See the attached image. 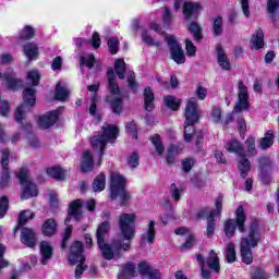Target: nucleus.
<instances>
[{
  "label": "nucleus",
  "instance_id": "1",
  "mask_svg": "<svg viewBox=\"0 0 279 279\" xmlns=\"http://www.w3.org/2000/svg\"><path fill=\"white\" fill-rule=\"evenodd\" d=\"M108 232H110V222L105 220L102 223H100L96 231L98 247L106 260H112V258H121V250H123L119 245L121 240H116L111 244L106 243L105 240Z\"/></svg>",
  "mask_w": 279,
  "mask_h": 279
},
{
  "label": "nucleus",
  "instance_id": "2",
  "mask_svg": "<svg viewBox=\"0 0 279 279\" xmlns=\"http://www.w3.org/2000/svg\"><path fill=\"white\" fill-rule=\"evenodd\" d=\"M260 241H263V234H260L258 222L253 221L250 225L247 236H243L241 239L240 252L242 263H245V265H252L254 260V256L252 255V247H257Z\"/></svg>",
  "mask_w": 279,
  "mask_h": 279
},
{
  "label": "nucleus",
  "instance_id": "3",
  "mask_svg": "<svg viewBox=\"0 0 279 279\" xmlns=\"http://www.w3.org/2000/svg\"><path fill=\"white\" fill-rule=\"evenodd\" d=\"M136 219L137 217L134 213H123L119 216L118 223L124 240L119 239L120 243H118V245L122 247L123 252H130V241H132L136 234Z\"/></svg>",
  "mask_w": 279,
  "mask_h": 279
},
{
  "label": "nucleus",
  "instance_id": "4",
  "mask_svg": "<svg viewBox=\"0 0 279 279\" xmlns=\"http://www.w3.org/2000/svg\"><path fill=\"white\" fill-rule=\"evenodd\" d=\"M119 138V128L112 124H105L101 128L100 133L94 134L90 140V145L94 151H99V156H104V151L106 149V145L108 143H114Z\"/></svg>",
  "mask_w": 279,
  "mask_h": 279
},
{
  "label": "nucleus",
  "instance_id": "5",
  "mask_svg": "<svg viewBox=\"0 0 279 279\" xmlns=\"http://www.w3.org/2000/svg\"><path fill=\"white\" fill-rule=\"evenodd\" d=\"M216 209L208 207L201 209L196 217L198 219H207L206 236L213 239L217 225L215 223V217H221V208H223V195L219 194L216 198Z\"/></svg>",
  "mask_w": 279,
  "mask_h": 279
},
{
  "label": "nucleus",
  "instance_id": "6",
  "mask_svg": "<svg viewBox=\"0 0 279 279\" xmlns=\"http://www.w3.org/2000/svg\"><path fill=\"white\" fill-rule=\"evenodd\" d=\"M245 221H247V215H245V209L242 205L238 207L235 210V219H229L223 223V230L227 239H232L234 233L236 232V228L239 232L244 234L246 232Z\"/></svg>",
  "mask_w": 279,
  "mask_h": 279
},
{
  "label": "nucleus",
  "instance_id": "7",
  "mask_svg": "<svg viewBox=\"0 0 279 279\" xmlns=\"http://www.w3.org/2000/svg\"><path fill=\"white\" fill-rule=\"evenodd\" d=\"M24 102L16 108L14 112V120L16 123H23V120L25 119V114L27 112H32V109L36 105V89L32 87H26L24 89Z\"/></svg>",
  "mask_w": 279,
  "mask_h": 279
},
{
  "label": "nucleus",
  "instance_id": "8",
  "mask_svg": "<svg viewBox=\"0 0 279 279\" xmlns=\"http://www.w3.org/2000/svg\"><path fill=\"white\" fill-rule=\"evenodd\" d=\"M17 178L21 184H26L21 199H29V197H36V195H38V187H36V184L29 181V170L22 168L17 173Z\"/></svg>",
  "mask_w": 279,
  "mask_h": 279
},
{
  "label": "nucleus",
  "instance_id": "9",
  "mask_svg": "<svg viewBox=\"0 0 279 279\" xmlns=\"http://www.w3.org/2000/svg\"><path fill=\"white\" fill-rule=\"evenodd\" d=\"M238 88V100L233 108V112L235 113L243 112V110L250 109V93L247 92V86H245L243 81H239Z\"/></svg>",
  "mask_w": 279,
  "mask_h": 279
},
{
  "label": "nucleus",
  "instance_id": "10",
  "mask_svg": "<svg viewBox=\"0 0 279 279\" xmlns=\"http://www.w3.org/2000/svg\"><path fill=\"white\" fill-rule=\"evenodd\" d=\"M166 43L170 49L172 60H174L177 64H184V62H186V57L184 56V50H182V47L178 44L175 36H167Z\"/></svg>",
  "mask_w": 279,
  "mask_h": 279
},
{
  "label": "nucleus",
  "instance_id": "11",
  "mask_svg": "<svg viewBox=\"0 0 279 279\" xmlns=\"http://www.w3.org/2000/svg\"><path fill=\"white\" fill-rule=\"evenodd\" d=\"M185 121L190 125H195L199 121V105H197V99L190 98L185 107Z\"/></svg>",
  "mask_w": 279,
  "mask_h": 279
},
{
  "label": "nucleus",
  "instance_id": "12",
  "mask_svg": "<svg viewBox=\"0 0 279 279\" xmlns=\"http://www.w3.org/2000/svg\"><path fill=\"white\" fill-rule=\"evenodd\" d=\"M259 178L264 184L271 182V171L274 169V161L269 157H260L258 159Z\"/></svg>",
  "mask_w": 279,
  "mask_h": 279
},
{
  "label": "nucleus",
  "instance_id": "13",
  "mask_svg": "<svg viewBox=\"0 0 279 279\" xmlns=\"http://www.w3.org/2000/svg\"><path fill=\"white\" fill-rule=\"evenodd\" d=\"M125 190V178L119 172H112L110 175V197L117 199L119 192Z\"/></svg>",
  "mask_w": 279,
  "mask_h": 279
},
{
  "label": "nucleus",
  "instance_id": "14",
  "mask_svg": "<svg viewBox=\"0 0 279 279\" xmlns=\"http://www.w3.org/2000/svg\"><path fill=\"white\" fill-rule=\"evenodd\" d=\"M84 246L82 245V242L76 241L71 245L70 248V257L69 260L72 265H77V263H84L86 260V257H84Z\"/></svg>",
  "mask_w": 279,
  "mask_h": 279
},
{
  "label": "nucleus",
  "instance_id": "15",
  "mask_svg": "<svg viewBox=\"0 0 279 279\" xmlns=\"http://www.w3.org/2000/svg\"><path fill=\"white\" fill-rule=\"evenodd\" d=\"M142 279H160V270L154 269L146 260L137 265Z\"/></svg>",
  "mask_w": 279,
  "mask_h": 279
},
{
  "label": "nucleus",
  "instance_id": "16",
  "mask_svg": "<svg viewBox=\"0 0 279 279\" xmlns=\"http://www.w3.org/2000/svg\"><path fill=\"white\" fill-rule=\"evenodd\" d=\"M199 12H202V4L199 2H185L183 4V16L185 21L197 19Z\"/></svg>",
  "mask_w": 279,
  "mask_h": 279
},
{
  "label": "nucleus",
  "instance_id": "17",
  "mask_svg": "<svg viewBox=\"0 0 279 279\" xmlns=\"http://www.w3.org/2000/svg\"><path fill=\"white\" fill-rule=\"evenodd\" d=\"M193 136L196 138V147H202V141H204L202 132L195 133V124L184 123V141L191 143Z\"/></svg>",
  "mask_w": 279,
  "mask_h": 279
},
{
  "label": "nucleus",
  "instance_id": "18",
  "mask_svg": "<svg viewBox=\"0 0 279 279\" xmlns=\"http://www.w3.org/2000/svg\"><path fill=\"white\" fill-rule=\"evenodd\" d=\"M58 122V111H50L44 116H40L37 120L38 126L41 130H49V128H53Z\"/></svg>",
  "mask_w": 279,
  "mask_h": 279
},
{
  "label": "nucleus",
  "instance_id": "19",
  "mask_svg": "<svg viewBox=\"0 0 279 279\" xmlns=\"http://www.w3.org/2000/svg\"><path fill=\"white\" fill-rule=\"evenodd\" d=\"M155 241H156V221L150 220L148 222L146 231L142 234L140 243L141 245H145L146 243H149L151 245L155 243Z\"/></svg>",
  "mask_w": 279,
  "mask_h": 279
},
{
  "label": "nucleus",
  "instance_id": "20",
  "mask_svg": "<svg viewBox=\"0 0 279 279\" xmlns=\"http://www.w3.org/2000/svg\"><path fill=\"white\" fill-rule=\"evenodd\" d=\"M225 147L227 151H229L230 154H236L238 156H240V158H245V156H247L245 154V149L243 148V144H241V142H239L236 138H232L227 142Z\"/></svg>",
  "mask_w": 279,
  "mask_h": 279
},
{
  "label": "nucleus",
  "instance_id": "21",
  "mask_svg": "<svg viewBox=\"0 0 279 279\" xmlns=\"http://www.w3.org/2000/svg\"><path fill=\"white\" fill-rule=\"evenodd\" d=\"M71 217H74L76 221L82 219V199H75L70 205L69 216L65 218V223L71 221Z\"/></svg>",
  "mask_w": 279,
  "mask_h": 279
},
{
  "label": "nucleus",
  "instance_id": "22",
  "mask_svg": "<svg viewBox=\"0 0 279 279\" xmlns=\"http://www.w3.org/2000/svg\"><path fill=\"white\" fill-rule=\"evenodd\" d=\"M216 51H217V60H218L219 66L223 71H230V69H231L230 59L226 54V51H223V48L221 47V45H218L216 47Z\"/></svg>",
  "mask_w": 279,
  "mask_h": 279
},
{
  "label": "nucleus",
  "instance_id": "23",
  "mask_svg": "<svg viewBox=\"0 0 279 279\" xmlns=\"http://www.w3.org/2000/svg\"><path fill=\"white\" fill-rule=\"evenodd\" d=\"M94 166L95 160L93 159V155L90 151L85 150L81 160V171H83V173H88V171H93Z\"/></svg>",
  "mask_w": 279,
  "mask_h": 279
},
{
  "label": "nucleus",
  "instance_id": "24",
  "mask_svg": "<svg viewBox=\"0 0 279 279\" xmlns=\"http://www.w3.org/2000/svg\"><path fill=\"white\" fill-rule=\"evenodd\" d=\"M21 241L27 247H34L36 245V232L32 229L24 228L21 233Z\"/></svg>",
  "mask_w": 279,
  "mask_h": 279
},
{
  "label": "nucleus",
  "instance_id": "25",
  "mask_svg": "<svg viewBox=\"0 0 279 279\" xmlns=\"http://www.w3.org/2000/svg\"><path fill=\"white\" fill-rule=\"evenodd\" d=\"M40 254H41V265H47L51 257L53 256V247L49 242L44 241L40 243Z\"/></svg>",
  "mask_w": 279,
  "mask_h": 279
},
{
  "label": "nucleus",
  "instance_id": "26",
  "mask_svg": "<svg viewBox=\"0 0 279 279\" xmlns=\"http://www.w3.org/2000/svg\"><path fill=\"white\" fill-rule=\"evenodd\" d=\"M24 56L27 57L28 62L32 60H36L39 56L38 44L36 43H27L23 46Z\"/></svg>",
  "mask_w": 279,
  "mask_h": 279
},
{
  "label": "nucleus",
  "instance_id": "27",
  "mask_svg": "<svg viewBox=\"0 0 279 279\" xmlns=\"http://www.w3.org/2000/svg\"><path fill=\"white\" fill-rule=\"evenodd\" d=\"M69 95L70 92L66 84L62 85V82H58L56 85L54 99H57V101H66Z\"/></svg>",
  "mask_w": 279,
  "mask_h": 279
},
{
  "label": "nucleus",
  "instance_id": "28",
  "mask_svg": "<svg viewBox=\"0 0 279 279\" xmlns=\"http://www.w3.org/2000/svg\"><path fill=\"white\" fill-rule=\"evenodd\" d=\"M207 265L209 269H211L216 274H219V271H221V266L219 265V255L216 254L215 250H211L209 252V255L207 257Z\"/></svg>",
  "mask_w": 279,
  "mask_h": 279
},
{
  "label": "nucleus",
  "instance_id": "29",
  "mask_svg": "<svg viewBox=\"0 0 279 279\" xmlns=\"http://www.w3.org/2000/svg\"><path fill=\"white\" fill-rule=\"evenodd\" d=\"M107 77H108V88L111 95H119L120 89H119V85L117 84V78L114 76V70L109 68L107 71Z\"/></svg>",
  "mask_w": 279,
  "mask_h": 279
},
{
  "label": "nucleus",
  "instance_id": "30",
  "mask_svg": "<svg viewBox=\"0 0 279 279\" xmlns=\"http://www.w3.org/2000/svg\"><path fill=\"white\" fill-rule=\"evenodd\" d=\"M34 217H36V214H34L32 210H22L19 216V225L15 227L14 232H19V230H21V227L25 226V223L34 219Z\"/></svg>",
  "mask_w": 279,
  "mask_h": 279
},
{
  "label": "nucleus",
  "instance_id": "31",
  "mask_svg": "<svg viewBox=\"0 0 279 279\" xmlns=\"http://www.w3.org/2000/svg\"><path fill=\"white\" fill-rule=\"evenodd\" d=\"M106 101L110 104L111 110L114 114H119L123 110V99L120 97L108 96Z\"/></svg>",
  "mask_w": 279,
  "mask_h": 279
},
{
  "label": "nucleus",
  "instance_id": "32",
  "mask_svg": "<svg viewBox=\"0 0 279 279\" xmlns=\"http://www.w3.org/2000/svg\"><path fill=\"white\" fill-rule=\"evenodd\" d=\"M251 45L256 49H263V47H265V34L263 33V29L259 28L252 35Z\"/></svg>",
  "mask_w": 279,
  "mask_h": 279
},
{
  "label": "nucleus",
  "instance_id": "33",
  "mask_svg": "<svg viewBox=\"0 0 279 279\" xmlns=\"http://www.w3.org/2000/svg\"><path fill=\"white\" fill-rule=\"evenodd\" d=\"M154 99H155L154 92H151V88L146 87L144 89V108L148 112H151V110H154V108H155Z\"/></svg>",
  "mask_w": 279,
  "mask_h": 279
},
{
  "label": "nucleus",
  "instance_id": "34",
  "mask_svg": "<svg viewBox=\"0 0 279 279\" xmlns=\"http://www.w3.org/2000/svg\"><path fill=\"white\" fill-rule=\"evenodd\" d=\"M94 193H101L106 189V174H98L92 184Z\"/></svg>",
  "mask_w": 279,
  "mask_h": 279
},
{
  "label": "nucleus",
  "instance_id": "35",
  "mask_svg": "<svg viewBox=\"0 0 279 279\" xmlns=\"http://www.w3.org/2000/svg\"><path fill=\"white\" fill-rule=\"evenodd\" d=\"M57 228L58 225L56 223V220L48 219L44 222L41 230L45 236H53V234H56Z\"/></svg>",
  "mask_w": 279,
  "mask_h": 279
},
{
  "label": "nucleus",
  "instance_id": "36",
  "mask_svg": "<svg viewBox=\"0 0 279 279\" xmlns=\"http://www.w3.org/2000/svg\"><path fill=\"white\" fill-rule=\"evenodd\" d=\"M227 263H236V246L233 242H229L225 247Z\"/></svg>",
  "mask_w": 279,
  "mask_h": 279
},
{
  "label": "nucleus",
  "instance_id": "37",
  "mask_svg": "<svg viewBox=\"0 0 279 279\" xmlns=\"http://www.w3.org/2000/svg\"><path fill=\"white\" fill-rule=\"evenodd\" d=\"M187 29L192 34L196 43H199V40L204 38V35L202 34V26L197 22H191L187 26Z\"/></svg>",
  "mask_w": 279,
  "mask_h": 279
},
{
  "label": "nucleus",
  "instance_id": "38",
  "mask_svg": "<svg viewBox=\"0 0 279 279\" xmlns=\"http://www.w3.org/2000/svg\"><path fill=\"white\" fill-rule=\"evenodd\" d=\"M118 276H120L122 278H126V279L135 278V276H137L136 265H134V263L131 262L130 264L123 266L122 272Z\"/></svg>",
  "mask_w": 279,
  "mask_h": 279
},
{
  "label": "nucleus",
  "instance_id": "39",
  "mask_svg": "<svg viewBox=\"0 0 279 279\" xmlns=\"http://www.w3.org/2000/svg\"><path fill=\"white\" fill-rule=\"evenodd\" d=\"M47 174L50 178H53L54 180H64L65 175H66V171H64L62 168L60 167H53V168H48L47 169Z\"/></svg>",
  "mask_w": 279,
  "mask_h": 279
},
{
  "label": "nucleus",
  "instance_id": "40",
  "mask_svg": "<svg viewBox=\"0 0 279 279\" xmlns=\"http://www.w3.org/2000/svg\"><path fill=\"white\" fill-rule=\"evenodd\" d=\"M239 171L241 173V178H247V173L252 170V163L247 160V158L242 157L238 165Z\"/></svg>",
  "mask_w": 279,
  "mask_h": 279
},
{
  "label": "nucleus",
  "instance_id": "41",
  "mask_svg": "<svg viewBox=\"0 0 279 279\" xmlns=\"http://www.w3.org/2000/svg\"><path fill=\"white\" fill-rule=\"evenodd\" d=\"M274 145V131L269 130L265 136L259 141L260 149H269Z\"/></svg>",
  "mask_w": 279,
  "mask_h": 279
},
{
  "label": "nucleus",
  "instance_id": "42",
  "mask_svg": "<svg viewBox=\"0 0 279 279\" xmlns=\"http://www.w3.org/2000/svg\"><path fill=\"white\" fill-rule=\"evenodd\" d=\"M34 36H36V31L31 25H26L19 34L20 40H32Z\"/></svg>",
  "mask_w": 279,
  "mask_h": 279
},
{
  "label": "nucleus",
  "instance_id": "43",
  "mask_svg": "<svg viewBox=\"0 0 279 279\" xmlns=\"http://www.w3.org/2000/svg\"><path fill=\"white\" fill-rule=\"evenodd\" d=\"M4 80H7L8 83V88L10 90H19V88H21V86H23V81L14 77V75L8 76V75H3Z\"/></svg>",
  "mask_w": 279,
  "mask_h": 279
},
{
  "label": "nucleus",
  "instance_id": "44",
  "mask_svg": "<svg viewBox=\"0 0 279 279\" xmlns=\"http://www.w3.org/2000/svg\"><path fill=\"white\" fill-rule=\"evenodd\" d=\"M182 150V147L178 145H170L168 148V157H167V162L168 165H173L175 162V158L178 157V154H180Z\"/></svg>",
  "mask_w": 279,
  "mask_h": 279
},
{
  "label": "nucleus",
  "instance_id": "45",
  "mask_svg": "<svg viewBox=\"0 0 279 279\" xmlns=\"http://www.w3.org/2000/svg\"><path fill=\"white\" fill-rule=\"evenodd\" d=\"M246 147L247 156H256L258 151L256 150V138L254 136H248L244 142Z\"/></svg>",
  "mask_w": 279,
  "mask_h": 279
},
{
  "label": "nucleus",
  "instance_id": "46",
  "mask_svg": "<svg viewBox=\"0 0 279 279\" xmlns=\"http://www.w3.org/2000/svg\"><path fill=\"white\" fill-rule=\"evenodd\" d=\"M114 71L119 80H125V61L123 59L116 60Z\"/></svg>",
  "mask_w": 279,
  "mask_h": 279
},
{
  "label": "nucleus",
  "instance_id": "47",
  "mask_svg": "<svg viewBox=\"0 0 279 279\" xmlns=\"http://www.w3.org/2000/svg\"><path fill=\"white\" fill-rule=\"evenodd\" d=\"M213 33L215 36H221V34H223V17L217 16L214 19Z\"/></svg>",
  "mask_w": 279,
  "mask_h": 279
},
{
  "label": "nucleus",
  "instance_id": "48",
  "mask_svg": "<svg viewBox=\"0 0 279 279\" xmlns=\"http://www.w3.org/2000/svg\"><path fill=\"white\" fill-rule=\"evenodd\" d=\"M26 80L32 86H38L40 82V72L38 70H31L27 72Z\"/></svg>",
  "mask_w": 279,
  "mask_h": 279
},
{
  "label": "nucleus",
  "instance_id": "49",
  "mask_svg": "<svg viewBox=\"0 0 279 279\" xmlns=\"http://www.w3.org/2000/svg\"><path fill=\"white\" fill-rule=\"evenodd\" d=\"M151 143L158 154V156H162L165 154V144H162V140H160V135L156 134L151 137Z\"/></svg>",
  "mask_w": 279,
  "mask_h": 279
},
{
  "label": "nucleus",
  "instance_id": "50",
  "mask_svg": "<svg viewBox=\"0 0 279 279\" xmlns=\"http://www.w3.org/2000/svg\"><path fill=\"white\" fill-rule=\"evenodd\" d=\"M142 40L145 43V45H148V47H160V41L151 38V35L148 31H144L142 33Z\"/></svg>",
  "mask_w": 279,
  "mask_h": 279
},
{
  "label": "nucleus",
  "instance_id": "51",
  "mask_svg": "<svg viewBox=\"0 0 279 279\" xmlns=\"http://www.w3.org/2000/svg\"><path fill=\"white\" fill-rule=\"evenodd\" d=\"M84 64L85 66H87V69H93L95 64V56L88 54L87 58L81 57V62H80L81 71L84 69Z\"/></svg>",
  "mask_w": 279,
  "mask_h": 279
},
{
  "label": "nucleus",
  "instance_id": "52",
  "mask_svg": "<svg viewBox=\"0 0 279 279\" xmlns=\"http://www.w3.org/2000/svg\"><path fill=\"white\" fill-rule=\"evenodd\" d=\"M165 105L167 106V108H170L171 110H178V108H180V100H178L173 96H166Z\"/></svg>",
  "mask_w": 279,
  "mask_h": 279
},
{
  "label": "nucleus",
  "instance_id": "53",
  "mask_svg": "<svg viewBox=\"0 0 279 279\" xmlns=\"http://www.w3.org/2000/svg\"><path fill=\"white\" fill-rule=\"evenodd\" d=\"M9 206L10 201L8 199V196L0 197V219H3V217H5Z\"/></svg>",
  "mask_w": 279,
  "mask_h": 279
},
{
  "label": "nucleus",
  "instance_id": "54",
  "mask_svg": "<svg viewBox=\"0 0 279 279\" xmlns=\"http://www.w3.org/2000/svg\"><path fill=\"white\" fill-rule=\"evenodd\" d=\"M107 45L110 53H112L113 56L119 52V38L117 37L109 38Z\"/></svg>",
  "mask_w": 279,
  "mask_h": 279
},
{
  "label": "nucleus",
  "instance_id": "55",
  "mask_svg": "<svg viewBox=\"0 0 279 279\" xmlns=\"http://www.w3.org/2000/svg\"><path fill=\"white\" fill-rule=\"evenodd\" d=\"M267 10L271 14V19H274L276 12H279V0H268Z\"/></svg>",
  "mask_w": 279,
  "mask_h": 279
},
{
  "label": "nucleus",
  "instance_id": "56",
  "mask_svg": "<svg viewBox=\"0 0 279 279\" xmlns=\"http://www.w3.org/2000/svg\"><path fill=\"white\" fill-rule=\"evenodd\" d=\"M125 130L132 138H138V130L136 129V122L134 121L129 122L125 125Z\"/></svg>",
  "mask_w": 279,
  "mask_h": 279
},
{
  "label": "nucleus",
  "instance_id": "57",
  "mask_svg": "<svg viewBox=\"0 0 279 279\" xmlns=\"http://www.w3.org/2000/svg\"><path fill=\"white\" fill-rule=\"evenodd\" d=\"M141 158L138 157V153L133 151L128 158V165L131 169H136L138 167Z\"/></svg>",
  "mask_w": 279,
  "mask_h": 279
},
{
  "label": "nucleus",
  "instance_id": "58",
  "mask_svg": "<svg viewBox=\"0 0 279 279\" xmlns=\"http://www.w3.org/2000/svg\"><path fill=\"white\" fill-rule=\"evenodd\" d=\"M9 182H10V169L9 168H2V171L0 173V185L1 186H8Z\"/></svg>",
  "mask_w": 279,
  "mask_h": 279
},
{
  "label": "nucleus",
  "instance_id": "59",
  "mask_svg": "<svg viewBox=\"0 0 279 279\" xmlns=\"http://www.w3.org/2000/svg\"><path fill=\"white\" fill-rule=\"evenodd\" d=\"M170 194L172 195L174 202H180V197L182 195V189L178 187L175 183L170 185Z\"/></svg>",
  "mask_w": 279,
  "mask_h": 279
},
{
  "label": "nucleus",
  "instance_id": "60",
  "mask_svg": "<svg viewBox=\"0 0 279 279\" xmlns=\"http://www.w3.org/2000/svg\"><path fill=\"white\" fill-rule=\"evenodd\" d=\"M182 167H183V171L185 173H189L193 169V167H195V159H193V158L183 159Z\"/></svg>",
  "mask_w": 279,
  "mask_h": 279
},
{
  "label": "nucleus",
  "instance_id": "61",
  "mask_svg": "<svg viewBox=\"0 0 279 279\" xmlns=\"http://www.w3.org/2000/svg\"><path fill=\"white\" fill-rule=\"evenodd\" d=\"M210 117L214 123H221V108L213 107Z\"/></svg>",
  "mask_w": 279,
  "mask_h": 279
},
{
  "label": "nucleus",
  "instance_id": "62",
  "mask_svg": "<svg viewBox=\"0 0 279 279\" xmlns=\"http://www.w3.org/2000/svg\"><path fill=\"white\" fill-rule=\"evenodd\" d=\"M185 49H186L187 56L194 57L195 53H197V47H195V45L191 39L185 40Z\"/></svg>",
  "mask_w": 279,
  "mask_h": 279
},
{
  "label": "nucleus",
  "instance_id": "63",
  "mask_svg": "<svg viewBox=\"0 0 279 279\" xmlns=\"http://www.w3.org/2000/svg\"><path fill=\"white\" fill-rule=\"evenodd\" d=\"M0 162H1L2 169H8V165H10V149L4 148L2 150V157Z\"/></svg>",
  "mask_w": 279,
  "mask_h": 279
},
{
  "label": "nucleus",
  "instance_id": "64",
  "mask_svg": "<svg viewBox=\"0 0 279 279\" xmlns=\"http://www.w3.org/2000/svg\"><path fill=\"white\" fill-rule=\"evenodd\" d=\"M118 197H120V205L125 206L128 202H130V193H128L125 190H121L118 193Z\"/></svg>",
  "mask_w": 279,
  "mask_h": 279
}]
</instances>
